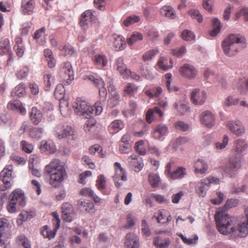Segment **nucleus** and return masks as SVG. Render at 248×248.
<instances>
[{"label": "nucleus", "mask_w": 248, "mask_h": 248, "mask_svg": "<svg viewBox=\"0 0 248 248\" xmlns=\"http://www.w3.org/2000/svg\"><path fill=\"white\" fill-rule=\"evenodd\" d=\"M142 39L143 36L141 33L135 31L133 32L128 38H127V42L129 46H132L138 41L142 40Z\"/></svg>", "instance_id": "obj_47"}, {"label": "nucleus", "mask_w": 248, "mask_h": 248, "mask_svg": "<svg viewBox=\"0 0 248 248\" xmlns=\"http://www.w3.org/2000/svg\"><path fill=\"white\" fill-rule=\"evenodd\" d=\"M35 216L34 212L22 211L19 216V218L17 220L18 225L20 226L22 225L23 222L28 220L31 219L33 218Z\"/></svg>", "instance_id": "obj_37"}, {"label": "nucleus", "mask_w": 248, "mask_h": 248, "mask_svg": "<svg viewBox=\"0 0 248 248\" xmlns=\"http://www.w3.org/2000/svg\"><path fill=\"white\" fill-rule=\"evenodd\" d=\"M114 68L124 78H128V76L131 74V71L126 68V65L124 62V59L122 57L116 59Z\"/></svg>", "instance_id": "obj_20"}, {"label": "nucleus", "mask_w": 248, "mask_h": 248, "mask_svg": "<svg viewBox=\"0 0 248 248\" xmlns=\"http://www.w3.org/2000/svg\"><path fill=\"white\" fill-rule=\"evenodd\" d=\"M209 186V181L202 179L197 183L195 190L200 196L204 197Z\"/></svg>", "instance_id": "obj_24"}, {"label": "nucleus", "mask_w": 248, "mask_h": 248, "mask_svg": "<svg viewBox=\"0 0 248 248\" xmlns=\"http://www.w3.org/2000/svg\"><path fill=\"white\" fill-rule=\"evenodd\" d=\"M168 133V128L165 124H159L155 128L153 137L160 140L162 137L166 136Z\"/></svg>", "instance_id": "obj_30"}, {"label": "nucleus", "mask_w": 248, "mask_h": 248, "mask_svg": "<svg viewBox=\"0 0 248 248\" xmlns=\"http://www.w3.org/2000/svg\"><path fill=\"white\" fill-rule=\"evenodd\" d=\"M26 86L25 83H21L15 88V93L18 97L23 96L26 94Z\"/></svg>", "instance_id": "obj_55"}, {"label": "nucleus", "mask_w": 248, "mask_h": 248, "mask_svg": "<svg viewBox=\"0 0 248 248\" xmlns=\"http://www.w3.org/2000/svg\"><path fill=\"white\" fill-rule=\"evenodd\" d=\"M62 213L63 220L67 222H71L73 220L75 212L71 204L69 202H65L62 205Z\"/></svg>", "instance_id": "obj_15"}, {"label": "nucleus", "mask_w": 248, "mask_h": 248, "mask_svg": "<svg viewBox=\"0 0 248 248\" xmlns=\"http://www.w3.org/2000/svg\"><path fill=\"white\" fill-rule=\"evenodd\" d=\"M114 46L116 50H121L124 49L126 46L124 38L122 35H118L114 37Z\"/></svg>", "instance_id": "obj_43"}, {"label": "nucleus", "mask_w": 248, "mask_h": 248, "mask_svg": "<svg viewBox=\"0 0 248 248\" xmlns=\"http://www.w3.org/2000/svg\"><path fill=\"white\" fill-rule=\"evenodd\" d=\"M213 29L211 31L210 34L213 37H215L219 33L221 29V23L218 18H214L213 20Z\"/></svg>", "instance_id": "obj_48"}, {"label": "nucleus", "mask_w": 248, "mask_h": 248, "mask_svg": "<svg viewBox=\"0 0 248 248\" xmlns=\"http://www.w3.org/2000/svg\"><path fill=\"white\" fill-rule=\"evenodd\" d=\"M137 89L138 87L136 85L132 83H128L124 87V92L130 96H133L137 92Z\"/></svg>", "instance_id": "obj_56"}, {"label": "nucleus", "mask_w": 248, "mask_h": 248, "mask_svg": "<svg viewBox=\"0 0 248 248\" xmlns=\"http://www.w3.org/2000/svg\"><path fill=\"white\" fill-rule=\"evenodd\" d=\"M195 172L201 174H205L208 170L207 163L202 159H198L195 163Z\"/></svg>", "instance_id": "obj_27"}, {"label": "nucleus", "mask_w": 248, "mask_h": 248, "mask_svg": "<svg viewBox=\"0 0 248 248\" xmlns=\"http://www.w3.org/2000/svg\"><path fill=\"white\" fill-rule=\"evenodd\" d=\"M58 229L54 226L52 229L49 228L47 225L43 227L42 231L41 234L45 238H47L49 239L53 238L57 233Z\"/></svg>", "instance_id": "obj_38"}, {"label": "nucleus", "mask_w": 248, "mask_h": 248, "mask_svg": "<svg viewBox=\"0 0 248 248\" xmlns=\"http://www.w3.org/2000/svg\"><path fill=\"white\" fill-rule=\"evenodd\" d=\"M243 16L246 21H248V9L246 8H242L240 10L237 12L235 14V20H238Z\"/></svg>", "instance_id": "obj_64"}, {"label": "nucleus", "mask_w": 248, "mask_h": 248, "mask_svg": "<svg viewBox=\"0 0 248 248\" xmlns=\"http://www.w3.org/2000/svg\"><path fill=\"white\" fill-rule=\"evenodd\" d=\"M239 99L234 97L233 96L230 95L228 96L224 100V105L225 106L229 107L232 105H236L238 104Z\"/></svg>", "instance_id": "obj_59"}, {"label": "nucleus", "mask_w": 248, "mask_h": 248, "mask_svg": "<svg viewBox=\"0 0 248 248\" xmlns=\"http://www.w3.org/2000/svg\"><path fill=\"white\" fill-rule=\"evenodd\" d=\"M186 174V170L183 167H178L175 170L172 172L170 179L175 180L183 178Z\"/></svg>", "instance_id": "obj_46"}, {"label": "nucleus", "mask_w": 248, "mask_h": 248, "mask_svg": "<svg viewBox=\"0 0 248 248\" xmlns=\"http://www.w3.org/2000/svg\"><path fill=\"white\" fill-rule=\"evenodd\" d=\"M7 107L8 109L19 111L21 114H25L26 112L25 108L18 100L10 101Z\"/></svg>", "instance_id": "obj_33"}, {"label": "nucleus", "mask_w": 248, "mask_h": 248, "mask_svg": "<svg viewBox=\"0 0 248 248\" xmlns=\"http://www.w3.org/2000/svg\"><path fill=\"white\" fill-rule=\"evenodd\" d=\"M94 65L98 69H102L105 67L108 62V60L106 55L96 54L93 58Z\"/></svg>", "instance_id": "obj_25"}, {"label": "nucleus", "mask_w": 248, "mask_h": 248, "mask_svg": "<svg viewBox=\"0 0 248 248\" xmlns=\"http://www.w3.org/2000/svg\"><path fill=\"white\" fill-rule=\"evenodd\" d=\"M61 76L67 81V83L70 84L74 79V71L70 62H65L61 65Z\"/></svg>", "instance_id": "obj_14"}, {"label": "nucleus", "mask_w": 248, "mask_h": 248, "mask_svg": "<svg viewBox=\"0 0 248 248\" xmlns=\"http://www.w3.org/2000/svg\"><path fill=\"white\" fill-rule=\"evenodd\" d=\"M35 6L34 0H22L21 9L24 14L31 15Z\"/></svg>", "instance_id": "obj_32"}, {"label": "nucleus", "mask_w": 248, "mask_h": 248, "mask_svg": "<svg viewBox=\"0 0 248 248\" xmlns=\"http://www.w3.org/2000/svg\"><path fill=\"white\" fill-rule=\"evenodd\" d=\"M96 186L99 190L104 189L106 187V178L103 174L98 176L96 180Z\"/></svg>", "instance_id": "obj_61"}, {"label": "nucleus", "mask_w": 248, "mask_h": 248, "mask_svg": "<svg viewBox=\"0 0 248 248\" xmlns=\"http://www.w3.org/2000/svg\"><path fill=\"white\" fill-rule=\"evenodd\" d=\"M141 232L142 234L145 236H149L151 234V230L149 226L145 219L141 221Z\"/></svg>", "instance_id": "obj_62"}, {"label": "nucleus", "mask_w": 248, "mask_h": 248, "mask_svg": "<svg viewBox=\"0 0 248 248\" xmlns=\"http://www.w3.org/2000/svg\"><path fill=\"white\" fill-rule=\"evenodd\" d=\"M74 133V129L66 124L60 123L54 127V135L59 140L68 139L73 135Z\"/></svg>", "instance_id": "obj_6"}, {"label": "nucleus", "mask_w": 248, "mask_h": 248, "mask_svg": "<svg viewBox=\"0 0 248 248\" xmlns=\"http://www.w3.org/2000/svg\"><path fill=\"white\" fill-rule=\"evenodd\" d=\"M83 79L85 80L91 81L98 88L100 98L104 101L107 97V92L105 87V83L102 78L93 75H85L83 76Z\"/></svg>", "instance_id": "obj_8"}, {"label": "nucleus", "mask_w": 248, "mask_h": 248, "mask_svg": "<svg viewBox=\"0 0 248 248\" xmlns=\"http://www.w3.org/2000/svg\"><path fill=\"white\" fill-rule=\"evenodd\" d=\"M107 84L108 91L109 93L108 106L110 108H113L119 104L121 97L120 94L116 91L112 79H108Z\"/></svg>", "instance_id": "obj_7"}, {"label": "nucleus", "mask_w": 248, "mask_h": 248, "mask_svg": "<svg viewBox=\"0 0 248 248\" xmlns=\"http://www.w3.org/2000/svg\"><path fill=\"white\" fill-rule=\"evenodd\" d=\"M29 72V68L27 66H24L17 72L16 74V76L18 79L22 80L27 77Z\"/></svg>", "instance_id": "obj_63"}, {"label": "nucleus", "mask_w": 248, "mask_h": 248, "mask_svg": "<svg viewBox=\"0 0 248 248\" xmlns=\"http://www.w3.org/2000/svg\"><path fill=\"white\" fill-rule=\"evenodd\" d=\"M139 241L137 236L134 233H129L125 237L124 246L125 248H139Z\"/></svg>", "instance_id": "obj_22"}, {"label": "nucleus", "mask_w": 248, "mask_h": 248, "mask_svg": "<svg viewBox=\"0 0 248 248\" xmlns=\"http://www.w3.org/2000/svg\"><path fill=\"white\" fill-rule=\"evenodd\" d=\"M43 132V128L35 127L30 129L29 135L32 140H38L42 138Z\"/></svg>", "instance_id": "obj_40"}, {"label": "nucleus", "mask_w": 248, "mask_h": 248, "mask_svg": "<svg viewBox=\"0 0 248 248\" xmlns=\"http://www.w3.org/2000/svg\"><path fill=\"white\" fill-rule=\"evenodd\" d=\"M44 80L45 84L46 90H49L51 84L53 82L54 78L50 74L46 73L44 76Z\"/></svg>", "instance_id": "obj_58"}, {"label": "nucleus", "mask_w": 248, "mask_h": 248, "mask_svg": "<svg viewBox=\"0 0 248 248\" xmlns=\"http://www.w3.org/2000/svg\"><path fill=\"white\" fill-rule=\"evenodd\" d=\"M207 98V94L205 91L199 89H194L191 93V100L196 105H203Z\"/></svg>", "instance_id": "obj_13"}, {"label": "nucleus", "mask_w": 248, "mask_h": 248, "mask_svg": "<svg viewBox=\"0 0 248 248\" xmlns=\"http://www.w3.org/2000/svg\"><path fill=\"white\" fill-rule=\"evenodd\" d=\"M170 243L169 238H163L160 236H156L153 239V244L156 248H167Z\"/></svg>", "instance_id": "obj_29"}, {"label": "nucleus", "mask_w": 248, "mask_h": 248, "mask_svg": "<svg viewBox=\"0 0 248 248\" xmlns=\"http://www.w3.org/2000/svg\"><path fill=\"white\" fill-rule=\"evenodd\" d=\"M163 112L157 107H155L153 109H149L146 113V121L150 124L155 119L159 118L160 119L163 117Z\"/></svg>", "instance_id": "obj_23"}, {"label": "nucleus", "mask_w": 248, "mask_h": 248, "mask_svg": "<svg viewBox=\"0 0 248 248\" xmlns=\"http://www.w3.org/2000/svg\"><path fill=\"white\" fill-rule=\"evenodd\" d=\"M182 39L186 41H194L195 39L194 33L191 31L185 30L181 33Z\"/></svg>", "instance_id": "obj_53"}, {"label": "nucleus", "mask_w": 248, "mask_h": 248, "mask_svg": "<svg viewBox=\"0 0 248 248\" xmlns=\"http://www.w3.org/2000/svg\"><path fill=\"white\" fill-rule=\"evenodd\" d=\"M30 118L32 123L37 125L42 120V112L36 107H34L31 108V111L30 112Z\"/></svg>", "instance_id": "obj_36"}, {"label": "nucleus", "mask_w": 248, "mask_h": 248, "mask_svg": "<svg viewBox=\"0 0 248 248\" xmlns=\"http://www.w3.org/2000/svg\"><path fill=\"white\" fill-rule=\"evenodd\" d=\"M62 52L65 56H76V51L69 45L63 46L62 49H60Z\"/></svg>", "instance_id": "obj_50"}, {"label": "nucleus", "mask_w": 248, "mask_h": 248, "mask_svg": "<svg viewBox=\"0 0 248 248\" xmlns=\"http://www.w3.org/2000/svg\"><path fill=\"white\" fill-rule=\"evenodd\" d=\"M45 170L50 174V184L55 187L59 186L66 176L65 169L59 159L52 160Z\"/></svg>", "instance_id": "obj_3"}, {"label": "nucleus", "mask_w": 248, "mask_h": 248, "mask_svg": "<svg viewBox=\"0 0 248 248\" xmlns=\"http://www.w3.org/2000/svg\"><path fill=\"white\" fill-rule=\"evenodd\" d=\"M84 125V128L86 132H89L93 131L95 128V120L93 118H89Z\"/></svg>", "instance_id": "obj_54"}, {"label": "nucleus", "mask_w": 248, "mask_h": 248, "mask_svg": "<svg viewBox=\"0 0 248 248\" xmlns=\"http://www.w3.org/2000/svg\"><path fill=\"white\" fill-rule=\"evenodd\" d=\"M73 107L77 115L87 119L92 117L94 114L100 115L103 111L102 103L100 101H97L93 106H91L87 101L78 98L73 103Z\"/></svg>", "instance_id": "obj_2"}, {"label": "nucleus", "mask_w": 248, "mask_h": 248, "mask_svg": "<svg viewBox=\"0 0 248 248\" xmlns=\"http://www.w3.org/2000/svg\"><path fill=\"white\" fill-rule=\"evenodd\" d=\"M17 240L19 244L22 245L24 248H31V242L25 235L19 236Z\"/></svg>", "instance_id": "obj_57"}, {"label": "nucleus", "mask_w": 248, "mask_h": 248, "mask_svg": "<svg viewBox=\"0 0 248 248\" xmlns=\"http://www.w3.org/2000/svg\"><path fill=\"white\" fill-rule=\"evenodd\" d=\"M12 170L13 166L12 165H8L6 166L0 172V178L3 183V185H0V190L1 191H4L12 187L11 182L12 180Z\"/></svg>", "instance_id": "obj_9"}, {"label": "nucleus", "mask_w": 248, "mask_h": 248, "mask_svg": "<svg viewBox=\"0 0 248 248\" xmlns=\"http://www.w3.org/2000/svg\"><path fill=\"white\" fill-rule=\"evenodd\" d=\"M180 75L184 78L188 79L194 78L197 74L196 68L189 64H185L179 68Z\"/></svg>", "instance_id": "obj_17"}, {"label": "nucleus", "mask_w": 248, "mask_h": 248, "mask_svg": "<svg viewBox=\"0 0 248 248\" xmlns=\"http://www.w3.org/2000/svg\"><path fill=\"white\" fill-rule=\"evenodd\" d=\"M248 144L244 140H239L236 142V151L238 153H241L245 151L248 148Z\"/></svg>", "instance_id": "obj_60"}, {"label": "nucleus", "mask_w": 248, "mask_h": 248, "mask_svg": "<svg viewBox=\"0 0 248 248\" xmlns=\"http://www.w3.org/2000/svg\"><path fill=\"white\" fill-rule=\"evenodd\" d=\"M241 168V162L236 158L230 159L228 165L226 166L224 171L232 176Z\"/></svg>", "instance_id": "obj_21"}, {"label": "nucleus", "mask_w": 248, "mask_h": 248, "mask_svg": "<svg viewBox=\"0 0 248 248\" xmlns=\"http://www.w3.org/2000/svg\"><path fill=\"white\" fill-rule=\"evenodd\" d=\"M201 124L207 128H212L216 123L215 115L209 110L202 112L200 116Z\"/></svg>", "instance_id": "obj_12"}, {"label": "nucleus", "mask_w": 248, "mask_h": 248, "mask_svg": "<svg viewBox=\"0 0 248 248\" xmlns=\"http://www.w3.org/2000/svg\"><path fill=\"white\" fill-rule=\"evenodd\" d=\"M11 47L10 41L8 39H4L0 42V54H8L9 59L7 64H9L11 60L10 55Z\"/></svg>", "instance_id": "obj_31"}, {"label": "nucleus", "mask_w": 248, "mask_h": 248, "mask_svg": "<svg viewBox=\"0 0 248 248\" xmlns=\"http://www.w3.org/2000/svg\"><path fill=\"white\" fill-rule=\"evenodd\" d=\"M124 127V124L123 121L120 120H116L112 122L108 125V130L110 134H114L119 132Z\"/></svg>", "instance_id": "obj_28"}, {"label": "nucleus", "mask_w": 248, "mask_h": 248, "mask_svg": "<svg viewBox=\"0 0 248 248\" xmlns=\"http://www.w3.org/2000/svg\"><path fill=\"white\" fill-rule=\"evenodd\" d=\"M172 75L170 73H167L165 75L166 79V86L170 92H176L178 90V88L171 84Z\"/></svg>", "instance_id": "obj_49"}, {"label": "nucleus", "mask_w": 248, "mask_h": 248, "mask_svg": "<svg viewBox=\"0 0 248 248\" xmlns=\"http://www.w3.org/2000/svg\"><path fill=\"white\" fill-rule=\"evenodd\" d=\"M140 18L139 16L132 15L127 17L126 19L123 21V24L125 26L128 27L135 23L140 22Z\"/></svg>", "instance_id": "obj_51"}, {"label": "nucleus", "mask_w": 248, "mask_h": 248, "mask_svg": "<svg viewBox=\"0 0 248 248\" xmlns=\"http://www.w3.org/2000/svg\"><path fill=\"white\" fill-rule=\"evenodd\" d=\"M128 161L136 172H139L143 167V163L139 160L136 155H131L128 158Z\"/></svg>", "instance_id": "obj_26"}, {"label": "nucleus", "mask_w": 248, "mask_h": 248, "mask_svg": "<svg viewBox=\"0 0 248 248\" xmlns=\"http://www.w3.org/2000/svg\"><path fill=\"white\" fill-rule=\"evenodd\" d=\"M160 14L162 16L170 19H174L176 16L173 8L168 5L164 6L161 8Z\"/></svg>", "instance_id": "obj_39"}, {"label": "nucleus", "mask_w": 248, "mask_h": 248, "mask_svg": "<svg viewBox=\"0 0 248 248\" xmlns=\"http://www.w3.org/2000/svg\"><path fill=\"white\" fill-rule=\"evenodd\" d=\"M10 200L20 206H24L26 204V199L24 192L20 189L15 190L11 195Z\"/></svg>", "instance_id": "obj_18"}, {"label": "nucleus", "mask_w": 248, "mask_h": 248, "mask_svg": "<svg viewBox=\"0 0 248 248\" xmlns=\"http://www.w3.org/2000/svg\"><path fill=\"white\" fill-rule=\"evenodd\" d=\"M173 107L182 115H184L189 111V108L184 103L179 104L176 102L173 105Z\"/></svg>", "instance_id": "obj_52"}, {"label": "nucleus", "mask_w": 248, "mask_h": 248, "mask_svg": "<svg viewBox=\"0 0 248 248\" xmlns=\"http://www.w3.org/2000/svg\"><path fill=\"white\" fill-rule=\"evenodd\" d=\"M40 149L43 151H48L50 153H54L56 147L54 142L51 140L42 141L40 145Z\"/></svg>", "instance_id": "obj_41"}, {"label": "nucleus", "mask_w": 248, "mask_h": 248, "mask_svg": "<svg viewBox=\"0 0 248 248\" xmlns=\"http://www.w3.org/2000/svg\"><path fill=\"white\" fill-rule=\"evenodd\" d=\"M245 217L242 220H237L235 217H231L223 212H218L215 216L217 227L222 234H230L235 238L243 237L248 233V207L245 209Z\"/></svg>", "instance_id": "obj_1"}, {"label": "nucleus", "mask_w": 248, "mask_h": 248, "mask_svg": "<svg viewBox=\"0 0 248 248\" xmlns=\"http://www.w3.org/2000/svg\"><path fill=\"white\" fill-rule=\"evenodd\" d=\"M96 17L94 12L91 10L85 11L82 13L80 20V25L84 30H87L96 23Z\"/></svg>", "instance_id": "obj_10"}, {"label": "nucleus", "mask_w": 248, "mask_h": 248, "mask_svg": "<svg viewBox=\"0 0 248 248\" xmlns=\"http://www.w3.org/2000/svg\"><path fill=\"white\" fill-rule=\"evenodd\" d=\"M113 180L115 182V186L117 187H120L122 186V183L119 182L121 181H126L127 176L124 170H116L115 174L113 176Z\"/></svg>", "instance_id": "obj_34"}, {"label": "nucleus", "mask_w": 248, "mask_h": 248, "mask_svg": "<svg viewBox=\"0 0 248 248\" xmlns=\"http://www.w3.org/2000/svg\"><path fill=\"white\" fill-rule=\"evenodd\" d=\"M148 181L152 187H156L159 185L160 178L158 174L150 173L148 176Z\"/></svg>", "instance_id": "obj_44"}, {"label": "nucleus", "mask_w": 248, "mask_h": 248, "mask_svg": "<svg viewBox=\"0 0 248 248\" xmlns=\"http://www.w3.org/2000/svg\"><path fill=\"white\" fill-rule=\"evenodd\" d=\"M169 61L170 64L168 65V59L164 57H161L157 62V65L160 69L164 71H166L172 67L173 61L170 59L169 60Z\"/></svg>", "instance_id": "obj_42"}, {"label": "nucleus", "mask_w": 248, "mask_h": 248, "mask_svg": "<svg viewBox=\"0 0 248 248\" xmlns=\"http://www.w3.org/2000/svg\"><path fill=\"white\" fill-rule=\"evenodd\" d=\"M227 127L232 134L237 136L242 135L245 132L244 124L238 120L228 122Z\"/></svg>", "instance_id": "obj_11"}, {"label": "nucleus", "mask_w": 248, "mask_h": 248, "mask_svg": "<svg viewBox=\"0 0 248 248\" xmlns=\"http://www.w3.org/2000/svg\"><path fill=\"white\" fill-rule=\"evenodd\" d=\"M93 203L89 201L81 199L78 202V208L83 213L92 214L95 212Z\"/></svg>", "instance_id": "obj_19"}, {"label": "nucleus", "mask_w": 248, "mask_h": 248, "mask_svg": "<svg viewBox=\"0 0 248 248\" xmlns=\"http://www.w3.org/2000/svg\"><path fill=\"white\" fill-rule=\"evenodd\" d=\"M10 227L8 220L4 218L0 219V246H2L10 233Z\"/></svg>", "instance_id": "obj_16"}, {"label": "nucleus", "mask_w": 248, "mask_h": 248, "mask_svg": "<svg viewBox=\"0 0 248 248\" xmlns=\"http://www.w3.org/2000/svg\"><path fill=\"white\" fill-rule=\"evenodd\" d=\"M246 38L240 34H232L222 43V48L224 53L231 57L234 56L238 51L239 44H245Z\"/></svg>", "instance_id": "obj_4"}, {"label": "nucleus", "mask_w": 248, "mask_h": 248, "mask_svg": "<svg viewBox=\"0 0 248 248\" xmlns=\"http://www.w3.org/2000/svg\"><path fill=\"white\" fill-rule=\"evenodd\" d=\"M44 55L48 67L50 68L54 67L56 62L52 50L48 48L45 49L44 51Z\"/></svg>", "instance_id": "obj_35"}, {"label": "nucleus", "mask_w": 248, "mask_h": 248, "mask_svg": "<svg viewBox=\"0 0 248 248\" xmlns=\"http://www.w3.org/2000/svg\"><path fill=\"white\" fill-rule=\"evenodd\" d=\"M65 89L61 84L57 85L54 94L56 99L60 101L59 106L61 114L64 117L67 116L70 114L68 103L64 99Z\"/></svg>", "instance_id": "obj_5"}, {"label": "nucleus", "mask_w": 248, "mask_h": 248, "mask_svg": "<svg viewBox=\"0 0 248 248\" xmlns=\"http://www.w3.org/2000/svg\"><path fill=\"white\" fill-rule=\"evenodd\" d=\"M45 28L44 27L37 30L34 33V39L39 44H43L45 42Z\"/></svg>", "instance_id": "obj_45"}]
</instances>
